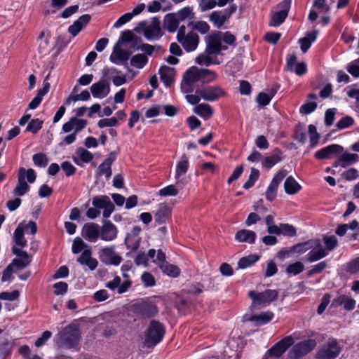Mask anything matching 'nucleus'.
<instances>
[{"label": "nucleus", "instance_id": "43", "mask_svg": "<svg viewBox=\"0 0 359 359\" xmlns=\"http://www.w3.org/2000/svg\"><path fill=\"white\" fill-rule=\"evenodd\" d=\"M194 112L205 119L209 118L213 114L212 107L208 104H199L194 108Z\"/></svg>", "mask_w": 359, "mask_h": 359}, {"label": "nucleus", "instance_id": "7", "mask_svg": "<svg viewBox=\"0 0 359 359\" xmlns=\"http://www.w3.org/2000/svg\"><path fill=\"white\" fill-rule=\"evenodd\" d=\"M341 351L337 340L330 338L327 341L321 345L316 354V359H336Z\"/></svg>", "mask_w": 359, "mask_h": 359}, {"label": "nucleus", "instance_id": "50", "mask_svg": "<svg viewBox=\"0 0 359 359\" xmlns=\"http://www.w3.org/2000/svg\"><path fill=\"white\" fill-rule=\"evenodd\" d=\"M323 243L325 246V250L327 252L332 251L337 245L338 241L337 238L332 235V236H324L323 238Z\"/></svg>", "mask_w": 359, "mask_h": 359}, {"label": "nucleus", "instance_id": "29", "mask_svg": "<svg viewBox=\"0 0 359 359\" xmlns=\"http://www.w3.org/2000/svg\"><path fill=\"white\" fill-rule=\"evenodd\" d=\"M171 215L170 208L164 203L158 205V209L154 214L155 222L158 224H163L170 218Z\"/></svg>", "mask_w": 359, "mask_h": 359}, {"label": "nucleus", "instance_id": "17", "mask_svg": "<svg viewBox=\"0 0 359 359\" xmlns=\"http://www.w3.org/2000/svg\"><path fill=\"white\" fill-rule=\"evenodd\" d=\"M90 90L93 97L104 98L110 92L109 81L101 78L99 81L91 86Z\"/></svg>", "mask_w": 359, "mask_h": 359}, {"label": "nucleus", "instance_id": "41", "mask_svg": "<svg viewBox=\"0 0 359 359\" xmlns=\"http://www.w3.org/2000/svg\"><path fill=\"white\" fill-rule=\"evenodd\" d=\"M13 241L16 245L21 248L27 246V240L24 237V227L22 224H20L15 229L13 233Z\"/></svg>", "mask_w": 359, "mask_h": 359}, {"label": "nucleus", "instance_id": "39", "mask_svg": "<svg viewBox=\"0 0 359 359\" xmlns=\"http://www.w3.org/2000/svg\"><path fill=\"white\" fill-rule=\"evenodd\" d=\"M285 191L288 194H294L301 189V186L292 176L286 178L284 182Z\"/></svg>", "mask_w": 359, "mask_h": 359}, {"label": "nucleus", "instance_id": "44", "mask_svg": "<svg viewBox=\"0 0 359 359\" xmlns=\"http://www.w3.org/2000/svg\"><path fill=\"white\" fill-rule=\"evenodd\" d=\"M327 255V252L323 248H320L317 250H311L306 255V260L309 262H315L322 259Z\"/></svg>", "mask_w": 359, "mask_h": 359}, {"label": "nucleus", "instance_id": "63", "mask_svg": "<svg viewBox=\"0 0 359 359\" xmlns=\"http://www.w3.org/2000/svg\"><path fill=\"white\" fill-rule=\"evenodd\" d=\"M81 161L83 163H89L93 159V155L91 152L83 148H79L77 151Z\"/></svg>", "mask_w": 359, "mask_h": 359}, {"label": "nucleus", "instance_id": "4", "mask_svg": "<svg viewBox=\"0 0 359 359\" xmlns=\"http://www.w3.org/2000/svg\"><path fill=\"white\" fill-rule=\"evenodd\" d=\"M164 325L158 320H151L144 334V344L147 348H154L160 343L165 335Z\"/></svg>", "mask_w": 359, "mask_h": 359}, {"label": "nucleus", "instance_id": "31", "mask_svg": "<svg viewBox=\"0 0 359 359\" xmlns=\"http://www.w3.org/2000/svg\"><path fill=\"white\" fill-rule=\"evenodd\" d=\"M257 235L255 231L248 229H241L236 232L235 239L241 243L253 244L255 242Z\"/></svg>", "mask_w": 359, "mask_h": 359}, {"label": "nucleus", "instance_id": "40", "mask_svg": "<svg viewBox=\"0 0 359 359\" xmlns=\"http://www.w3.org/2000/svg\"><path fill=\"white\" fill-rule=\"evenodd\" d=\"M159 268L164 274L172 278H177L180 274V269L179 267L176 265L170 264L168 262L163 263Z\"/></svg>", "mask_w": 359, "mask_h": 359}, {"label": "nucleus", "instance_id": "53", "mask_svg": "<svg viewBox=\"0 0 359 359\" xmlns=\"http://www.w3.org/2000/svg\"><path fill=\"white\" fill-rule=\"evenodd\" d=\"M309 133L310 135V146L311 148H314L318 143L320 135L317 132L316 126L312 124L309 126Z\"/></svg>", "mask_w": 359, "mask_h": 359}, {"label": "nucleus", "instance_id": "27", "mask_svg": "<svg viewBox=\"0 0 359 359\" xmlns=\"http://www.w3.org/2000/svg\"><path fill=\"white\" fill-rule=\"evenodd\" d=\"M359 161V156L356 154H351L344 152L341 154L333 163V167L337 168L339 166L346 168L353 163Z\"/></svg>", "mask_w": 359, "mask_h": 359}, {"label": "nucleus", "instance_id": "12", "mask_svg": "<svg viewBox=\"0 0 359 359\" xmlns=\"http://www.w3.org/2000/svg\"><path fill=\"white\" fill-rule=\"evenodd\" d=\"M189 73L197 81H201L203 83H210L216 80L217 74L212 70L191 67L189 68Z\"/></svg>", "mask_w": 359, "mask_h": 359}, {"label": "nucleus", "instance_id": "24", "mask_svg": "<svg viewBox=\"0 0 359 359\" xmlns=\"http://www.w3.org/2000/svg\"><path fill=\"white\" fill-rule=\"evenodd\" d=\"M88 124V121L84 119H80L77 117H72L67 122L63 124L62 131L65 133H69L72 130L76 133L82 130Z\"/></svg>", "mask_w": 359, "mask_h": 359}, {"label": "nucleus", "instance_id": "46", "mask_svg": "<svg viewBox=\"0 0 359 359\" xmlns=\"http://www.w3.org/2000/svg\"><path fill=\"white\" fill-rule=\"evenodd\" d=\"M148 62V58L146 55L138 53L135 55L130 59V65L136 68L142 69Z\"/></svg>", "mask_w": 359, "mask_h": 359}, {"label": "nucleus", "instance_id": "59", "mask_svg": "<svg viewBox=\"0 0 359 359\" xmlns=\"http://www.w3.org/2000/svg\"><path fill=\"white\" fill-rule=\"evenodd\" d=\"M179 193L178 189L173 184L168 185L159 190L158 194L161 196H175Z\"/></svg>", "mask_w": 359, "mask_h": 359}, {"label": "nucleus", "instance_id": "20", "mask_svg": "<svg viewBox=\"0 0 359 359\" xmlns=\"http://www.w3.org/2000/svg\"><path fill=\"white\" fill-rule=\"evenodd\" d=\"M81 236L88 241L95 243L100 237V226L96 223H87L82 229Z\"/></svg>", "mask_w": 359, "mask_h": 359}, {"label": "nucleus", "instance_id": "33", "mask_svg": "<svg viewBox=\"0 0 359 359\" xmlns=\"http://www.w3.org/2000/svg\"><path fill=\"white\" fill-rule=\"evenodd\" d=\"M158 74L161 81L168 87L173 82L174 69L168 66H163L159 69Z\"/></svg>", "mask_w": 359, "mask_h": 359}, {"label": "nucleus", "instance_id": "18", "mask_svg": "<svg viewBox=\"0 0 359 359\" xmlns=\"http://www.w3.org/2000/svg\"><path fill=\"white\" fill-rule=\"evenodd\" d=\"M117 228L111 221H104L102 228L100 229V236L102 240L111 241L117 237Z\"/></svg>", "mask_w": 359, "mask_h": 359}, {"label": "nucleus", "instance_id": "9", "mask_svg": "<svg viewBox=\"0 0 359 359\" xmlns=\"http://www.w3.org/2000/svg\"><path fill=\"white\" fill-rule=\"evenodd\" d=\"M294 343V338L290 335L284 337L272 346L266 353V359L276 358H279Z\"/></svg>", "mask_w": 359, "mask_h": 359}, {"label": "nucleus", "instance_id": "19", "mask_svg": "<svg viewBox=\"0 0 359 359\" xmlns=\"http://www.w3.org/2000/svg\"><path fill=\"white\" fill-rule=\"evenodd\" d=\"M116 151H111L107 155L104 161L98 167L97 175L99 176L104 175L107 180L110 178L112 175L111 166L116 160Z\"/></svg>", "mask_w": 359, "mask_h": 359}, {"label": "nucleus", "instance_id": "16", "mask_svg": "<svg viewBox=\"0 0 359 359\" xmlns=\"http://www.w3.org/2000/svg\"><path fill=\"white\" fill-rule=\"evenodd\" d=\"M135 306L137 314L143 318H152L158 312L156 306L152 302H140L136 304Z\"/></svg>", "mask_w": 359, "mask_h": 359}, {"label": "nucleus", "instance_id": "37", "mask_svg": "<svg viewBox=\"0 0 359 359\" xmlns=\"http://www.w3.org/2000/svg\"><path fill=\"white\" fill-rule=\"evenodd\" d=\"M197 81L189 73V69L186 72L183 77V81L181 85L182 91L184 93H192L194 90V84Z\"/></svg>", "mask_w": 359, "mask_h": 359}, {"label": "nucleus", "instance_id": "35", "mask_svg": "<svg viewBox=\"0 0 359 359\" xmlns=\"http://www.w3.org/2000/svg\"><path fill=\"white\" fill-rule=\"evenodd\" d=\"M130 53L128 50L114 48V53L110 56V60L114 64L127 62L130 58Z\"/></svg>", "mask_w": 359, "mask_h": 359}, {"label": "nucleus", "instance_id": "49", "mask_svg": "<svg viewBox=\"0 0 359 359\" xmlns=\"http://www.w3.org/2000/svg\"><path fill=\"white\" fill-rule=\"evenodd\" d=\"M273 313L271 311L263 312L259 315L253 316L252 320L259 323L260 325H264L270 322L273 318Z\"/></svg>", "mask_w": 359, "mask_h": 359}, {"label": "nucleus", "instance_id": "48", "mask_svg": "<svg viewBox=\"0 0 359 359\" xmlns=\"http://www.w3.org/2000/svg\"><path fill=\"white\" fill-rule=\"evenodd\" d=\"M110 202V198L105 195L95 196L92 199V205L99 210L103 209Z\"/></svg>", "mask_w": 359, "mask_h": 359}, {"label": "nucleus", "instance_id": "5", "mask_svg": "<svg viewBox=\"0 0 359 359\" xmlns=\"http://www.w3.org/2000/svg\"><path fill=\"white\" fill-rule=\"evenodd\" d=\"M36 178V175L33 169L25 170L24 168H20L18 175V183L13 191V194L16 196H22L29 192L30 187L25 179L29 183L32 184L35 182Z\"/></svg>", "mask_w": 359, "mask_h": 359}, {"label": "nucleus", "instance_id": "64", "mask_svg": "<svg viewBox=\"0 0 359 359\" xmlns=\"http://www.w3.org/2000/svg\"><path fill=\"white\" fill-rule=\"evenodd\" d=\"M347 71L354 77H359V58L348 64Z\"/></svg>", "mask_w": 359, "mask_h": 359}, {"label": "nucleus", "instance_id": "11", "mask_svg": "<svg viewBox=\"0 0 359 359\" xmlns=\"http://www.w3.org/2000/svg\"><path fill=\"white\" fill-rule=\"evenodd\" d=\"M98 256L101 262L107 266H118L122 262V257L115 252L114 246L100 249Z\"/></svg>", "mask_w": 359, "mask_h": 359}, {"label": "nucleus", "instance_id": "55", "mask_svg": "<svg viewBox=\"0 0 359 359\" xmlns=\"http://www.w3.org/2000/svg\"><path fill=\"white\" fill-rule=\"evenodd\" d=\"M43 121L39 118L32 119L27 126L26 130L34 134L36 133L41 128Z\"/></svg>", "mask_w": 359, "mask_h": 359}, {"label": "nucleus", "instance_id": "6", "mask_svg": "<svg viewBox=\"0 0 359 359\" xmlns=\"http://www.w3.org/2000/svg\"><path fill=\"white\" fill-rule=\"evenodd\" d=\"M278 290L271 289L265 290L262 292H256L254 290H250L248 293L249 297L252 300V306L254 308L258 309L269 305L271 302L278 299Z\"/></svg>", "mask_w": 359, "mask_h": 359}, {"label": "nucleus", "instance_id": "54", "mask_svg": "<svg viewBox=\"0 0 359 359\" xmlns=\"http://www.w3.org/2000/svg\"><path fill=\"white\" fill-rule=\"evenodd\" d=\"M32 160L35 165L41 168H45L48 163V159L46 155L43 153L34 154Z\"/></svg>", "mask_w": 359, "mask_h": 359}, {"label": "nucleus", "instance_id": "15", "mask_svg": "<svg viewBox=\"0 0 359 359\" xmlns=\"http://www.w3.org/2000/svg\"><path fill=\"white\" fill-rule=\"evenodd\" d=\"M142 229L140 226H135L126 236L125 244L127 249L130 250L131 252H136L140 247L141 242L140 233Z\"/></svg>", "mask_w": 359, "mask_h": 359}, {"label": "nucleus", "instance_id": "26", "mask_svg": "<svg viewBox=\"0 0 359 359\" xmlns=\"http://www.w3.org/2000/svg\"><path fill=\"white\" fill-rule=\"evenodd\" d=\"M76 261L81 265L87 266L91 271H94L98 266V262L95 258L92 257V252L90 249H85Z\"/></svg>", "mask_w": 359, "mask_h": 359}, {"label": "nucleus", "instance_id": "13", "mask_svg": "<svg viewBox=\"0 0 359 359\" xmlns=\"http://www.w3.org/2000/svg\"><path fill=\"white\" fill-rule=\"evenodd\" d=\"M196 93L205 101L214 102L224 95V91L219 87L209 86L196 90Z\"/></svg>", "mask_w": 359, "mask_h": 359}, {"label": "nucleus", "instance_id": "58", "mask_svg": "<svg viewBox=\"0 0 359 359\" xmlns=\"http://www.w3.org/2000/svg\"><path fill=\"white\" fill-rule=\"evenodd\" d=\"M265 223L267 226V232L269 234H276L278 232V226L275 224L273 216L267 215L265 217Z\"/></svg>", "mask_w": 359, "mask_h": 359}, {"label": "nucleus", "instance_id": "25", "mask_svg": "<svg viewBox=\"0 0 359 359\" xmlns=\"http://www.w3.org/2000/svg\"><path fill=\"white\" fill-rule=\"evenodd\" d=\"M90 15H82L68 27L69 33L71 34L73 37H75L84 27H86L90 21Z\"/></svg>", "mask_w": 359, "mask_h": 359}, {"label": "nucleus", "instance_id": "10", "mask_svg": "<svg viewBox=\"0 0 359 359\" xmlns=\"http://www.w3.org/2000/svg\"><path fill=\"white\" fill-rule=\"evenodd\" d=\"M316 344V341L313 339H309L298 342L290 351L289 357L291 358L299 359L314 349Z\"/></svg>", "mask_w": 359, "mask_h": 359}, {"label": "nucleus", "instance_id": "56", "mask_svg": "<svg viewBox=\"0 0 359 359\" xmlns=\"http://www.w3.org/2000/svg\"><path fill=\"white\" fill-rule=\"evenodd\" d=\"M87 247V244L80 237H76L73 241L72 251L74 254H78Z\"/></svg>", "mask_w": 359, "mask_h": 359}, {"label": "nucleus", "instance_id": "51", "mask_svg": "<svg viewBox=\"0 0 359 359\" xmlns=\"http://www.w3.org/2000/svg\"><path fill=\"white\" fill-rule=\"evenodd\" d=\"M259 171L255 168H252L250 170V174L248 177V180L243 184V188L245 189H248L254 186L255 182L259 179Z\"/></svg>", "mask_w": 359, "mask_h": 359}, {"label": "nucleus", "instance_id": "47", "mask_svg": "<svg viewBox=\"0 0 359 359\" xmlns=\"http://www.w3.org/2000/svg\"><path fill=\"white\" fill-rule=\"evenodd\" d=\"M177 18L180 21H184L186 19L192 20L195 18L194 13L193 12V8L189 6L184 7L183 8L178 11L177 13H175Z\"/></svg>", "mask_w": 359, "mask_h": 359}, {"label": "nucleus", "instance_id": "32", "mask_svg": "<svg viewBox=\"0 0 359 359\" xmlns=\"http://www.w3.org/2000/svg\"><path fill=\"white\" fill-rule=\"evenodd\" d=\"M318 34V30L306 32V36L299 39L301 50L303 53H306L310 48L311 43L314 42Z\"/></svg>", "mask_w": 359, "mask_h": 359}, {"label": "nucleus", "instance_id": "1", "mask_svg": "<svg viewBox=\"0 0 359 359\" xmlns=\"http://www.w3.org/2000/svg\"><path fill=\"white\" fill-rule=\"evenodd\" d=\"M229 46H236V37L230 32H216L209 35L206 39L205 54H201L196 58L199 65H210V55H219L222 50H226Z\"/></svg>", "mask_w": 359, "mask_h": 359}, {"label": "nucleus", "instance_id": "45", "mask_svg": "<svg viewBox=\"0 0 359 359\" xmlns=\"http://www.w3.org/2000/svg\"><path fill=\"white\" fill-rule=\"evenodd\" d=\"M32 262V257L27 255V257L22 256L20 258H15L12 260L10 265L12 268L15 267L19 269H22L29 265Z\"/></svg>", "mask_w": 359, "mask_h": 359}, {"label": "nucleus", "instance_id": "36", "mask_svg": "<svg viewBox=\"0 0 359 359\" xmlns=\"http://www.w3.org/2000/svg\"><path fill=\"white\" fill-rule=\"evenodd\" d=\"M180 22L175 13H168L164 18V27L169 32H175L179 27Z\"/></svg>", "mask_w": 359, "mask_h": 359}, {"label": "nucleus", "instance_id": "14", "mask_svg": "<svg viewBox=\"0 0 359 359\" xmlns=\"http://www.w3.org/2000/svg\"><path fill=\"white\" fill-rule=\"evenodd\" d=\"M291 0H283L280 6L281 10L275 12L272 14L269 25L277 27L280 25L288 15L289 10L291 6Z\"/></svg>", "mask_w": 359, "mask_h": 359}, {"label": "nucleus", "instance_id": "22", "mask_svg": "<svg viewBox=\"0 0 359 359\" xmlns=\"http://www.w3.org/2000/svg\"><path fill=\"white\" fill-rule=\"evenodd\" d=\"M344 151V147L339 144H330L322 148L314 154V157L318 160L330 158L333 154H341Z\"/></svg>", "mask_w": 359, "mask_h": 359}, {"label": "nucleus", "instance_id": "62", "mask_svg": "<svg viewBox=\"0 0 359 359\" xmlns=\"http://www.w3.org/2000/svg\"><path fill=\"white\" fill-rule=\"evenodd\" d=\"M317 103L314 102H309L302 104L299 108V112L302 114L307 115L316 110Z\"/></svg>", "mask_w": 359, "mask_h": 359}, {"label": "nucleus", "instance_id": "23", "mask_svg": "<svg viewBox=\"0 0 359 359\" xmlns=\"http://www.w3.org/2000/svg\"><path fill=\"white\" fill-rule=\"evenodd\" d=\"M132 282L127 280L121 283V279L119 276H115L112 280L108 281L105 284V287L111 291L117 290L118 294H123L126 292L131 287Z\"/></svg>", "mask_w": 359, "mask_h": 359}, {"label": "nucleus", "instance_id": "61", "mask_svg": "<svg viewBox=\"0 0 359 359\" xmlns=\"http://www.w3.org/2000/svg\"><path fill=\"white\" fill-rule=\"evenodd\" d=\"M20 297V292L17 290L11 292H0V299L6 301H15Z\"/></svg>", "mask_w": 359, "mask_h": 359}, {"label": "nucleus", "instance_id": "60", "mask_svg": "<svg viewBox=\"0 0 359 359\" xmlns=\"http://www.w3.org/2000/svg\"><path fill=\"white\" fill-rule=\"evenodd\" d=\"M346 271L351 274L359 272V257L353 259L346 263Z\"/></svg>", "mask_w": 359, "mask_h": 359}, {"label": "nucleus", "instance_id": "3", "mask_svg": "<svg viewBox=\"0 0 359 359\" xmlns=\"http://www.w3.org/2000/svg\"><path fill=\"white\" fill-rule=\"evenodd\" d=\"M134 31L137 33L142 32L144 36L148 41L158 40L163 36L161 21L157 17L152 18L149 25L145 20L140 22L137 26L134 28Z\"/></svg>", "mask_w": 359, "mask_h": 359}, {"label": "nucleus", "instance_id": "8", "mask_svg": "<svg viewBox=\"0 0 359 359\" xmlns=\"http://www.w3.org/2000/svg\"><path fill=\"white\" fill-rule=\"evenodd\" d=\"M237 6L235 4H230V5L223 11H214L209 15V21L212 25L219 29L227 21H229L231 16L236 11Z\"/></svg>", "mask_w": 359, "mask_h": 359}, {"label": "nucleus", "instance_id": "42", "mask_svg": "<svg viewBox=\"0 0 359 359\" xmlns=\"http://www.w3.org/2000/svg\"><path fill=\"white\" fill-rule=\"evenodd\" d=\"M260 257L257 255L253 254L241 258L238 262V267L241 269H246L256 263Z\"/></svg>", "mask_w": 359, "mask_h": 359}, {"label": "nucleus", "instance_id": "57", "mask_svg": "<svg viewBox=\"0 0 359 359\" xmlns=\"http://www.w3.org/2000/svg\"><path fill=\"white\" fill-rule=\"evenodd\" d=\"M189 25L193 26V28L202 34L208 33L210 30V26L205 21H198L190 22Z\"/></svg>", "mask_w": 359, "mask_h": 359}, {"label": "nucleus", "instance_id": "52", "mask_svg": "<svg viewBox=\"0 0 359 359\" xmlns=\"http://www.w3.org/2000/svg\"><path fill=\"white\" fill-rule=\"evenodd\" d=\"M304 269V264L300 262H296L289 264L286 268V273L293 276H297L302 273Z\"/></svg>", "mask_w": 359, "mask_h": 359}, {"label": "nucleus", "instance_id": "28", "mask_svg": "<svg viewBox=\"0 0 359 359\" xmlns=\"http://www.w3.org/2000/svg\"><path fill=\"white\" fill-rule=\"evenodd\" d=\"M189 167V158L185 154H183L176 164L175 178L176 180L177 184H179L181 182L180 178L187 173Z\"/></svg>", "mask_w": 359, "mask_h": 359}, {"label": "nucleus", "instance_id": "34", "mask_svg": "<svg viewBox=\"0 0 359 359\" xmlns=\"http://www.w3.org/2000/svg\"><path fill=\"white\" fill-rule=\"evenodd\" d=\"M281 160L282 151L279 149L276 148L271 155L264 158L262 160V165L270 169Z\"/></svg>", "mask_w": 359, "mask_h": 359}, {"label": "nucleus", "instance_id": "2", "mask_svg": "<svg viewBox=\"0 0 359 359\" xmlns=\"http://www.w3.org/2000/svg\"><path fill=\"white\" fill-rule=\"evenodd\" d=\"M81 338L79 325L72 323L59 332L57 342L60 346L70 349L79 345Z\"/></svg>", "mask_w": 359, "mask_h": 359}, {"label": "nucleus", "instance_id": "38", "mask_svg": "<svg viewBox=\"0 0 359 359\" xmlns=\"http://www.w3.org/2000/svg\"><path fill=\"white\" fill-rule=\"evenodd\" d=\"M276 236L283 235L284 236L294 237L297 235L296 228L287 223H280L278 225V232L276 233Z\"/></svg>", "mask_w": 359, "mask_h": 359}, {"label": "nucleus", "instance_id": "21", "mask_svg": "<svg viewBox=\"0 0 359 359\" xmlns=\"http://www.w3.org/2000/svg\"><path fill=\"white\" fill-rule=\"evenodd\" d=\"M187 52H191L196 49L199 42L198 35L193 32L187 34V36L177 40Z\"/></svg>", "mask_w": 359, "mask_h": 359}, {"label": "nucleus", "instance_id": "30", "mask_svg": "<svg viewBox=\"0 0 359 359\" xmlns=\"http://www.w3.org/2000/svg\"><path fill=\"white\" fill-rule=\"evenodd\" d=\"M226 0H198V10L202 12L215 8L216 6L223 7L226 6Z\"/></svg>", "mask_w": 359, "mask_h": 359}]
</instances>
